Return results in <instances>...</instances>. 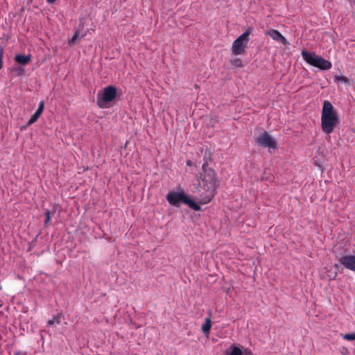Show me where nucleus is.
Returning a JSON list of instances; mask_svg holds the SVG:
<instances>
[{
    "instance_id": "f257e3e1",
    "label": "nucleus",
    "mask_w": 355,
    "mask_h": 355,
    "mask_svg": "<svg viewBox=\"0 0 355 355\" xmlns=\"http://www.w3.org/2000/svg\"><path fill=\"white\" fill-rule=\"evenodd\" d=\"M338 122L339 119L334 106L329 101H324L321 114V128L322 131L327 134L332 132Z\"/></svg>"
},
{
    "instance_id": "f03ea898",
    "label": "nucleus",
    "mask_w": 355,
    "mask_h": 355,
    "mask_svg": "<svg viewBox=\"0 0 355 355\" xmlns=\"http://www.w3.org/2000/svg\"><path fill=\"white\" fill-rule=\"evenodd\" d=\"M202 173H200V179L202 182L204 189L208 193L207 199L204 203L209 202L214 196V190L218 182L214 170L209 166L208 162H205L202 166Z\"/></svg>"
},
{
    "instance_id": "7ed1b4c3",
    "label": "nucleus",
    "mask_w": 355,
    "mask_h": 355,
    "mask_svg": "<svg viewBox=\"0 0 355 355\" xmlns=\"http://www.w3.org/2000/svg\"><path fill=\"white\" fill-rule=\"evenodd\" d=\"M166 200L171 205L176 207H178L180 202H183L195 211H199L200 209V205L191 200L183 192H169L166 196Z\"/></svg>"
},
{
    "instance_id": "20e7f679",
    "label": "nucleus",
    "mask_w": 355,
    "mask_h": 355,
    "mask_svg": "<svg viewBox=\"0 0 355 355\" xmlns=\"http://www.w3.org/2000/svg\"><path fill=\"white\" fill-rule=\"evenodd\" d=\"M303 59L310 65L319 68L321 70H328L331 68V63L316 55L314 53L308 52L306 51H302Z\"/></svg>"
},
{
    "instance_id": "39448f33",
    "label": "nucleus",
    "mask_w": 355,
    "mask_h": 355,
    "mask_svg": "<svg viewBox=\"0 0 355 355\" xmlns=\"http://www.w3.org/2000/svg\"><path fill=\"white\" fill-rule=\"evenodd\" d=\"M117 95L116 88L112 85L104 88L102 93L98 92L96 96L97 104L101 108L107 107V104L112 101Z\"/></svg>"
},
{
    "instance_id": "423d86ee",
    "label": "nucleus",
    "mask_w": 355,
    "mask_h": 355,
    "mask_svg": "<svg viewBox=\"0 0 355 355\" xmlns=\"http://www.w3.org/2000/svg\"><path fill=\"white\" fill-rule=\"evenodd\" d=\"M250 33V31H245L233 42L232 46V51L233 54L241 55L245 53L249 41Z\"/></svg>"
},
{
    "instance_id": "0eeeda50",
    "label": "nucleus",
    "mask_w": 355,
    "mask_h": 355,
    "mask_svg": "<svg viewBox=\"0 0 355 355\" xmlns=\"http://www.w3.org/2000/svg\"><path fill=\"white\" fill-rule=\"evenodd\" d=\"M257 143L261 147L268 148L270 151L275 150L277 146V142L268 133L264 132L261 133L257 139Z\"/></svg>"
},
{
    "instance_id": "6e6552de",
    "label": "nucleus",
    "mask_w": 355,
    "mask_h": 355,
    "mask_svg": "<svg viewBox=\"0 0 355 355\" xmlns=\"http://www.w3.org/2000/svg\"><path fill=\"white\" fill-rule=\"evenodd\" d=\"M225 355H254L248 348L231 345L225 352Z\"/></svg>"
},
{
    "instance_id": "1a4fd4ad",
    "label": "nucleus",
    "mask_w": 355,
    "mask_h": 355,
    "mask_svg": "<svg viewBox=\"0 0 355 355\" xmlns=\"http://www.w3.org/2000/svg\"><path fill=\"white\" fill-rule=\"evenodd\" d=\"M265 33L266 35L271 37L273 40L277 41L284 45H287L288 44L285 37L283 35H282L280 32L275 29H270L266 31Z\"/></svg>"
},
{
    "instance_id": "9d476101",
    "label": "nucleus",
    "mask_w": 355,
    "mask_h": 355,
    "mask_svg": "<svg viewBox=\"0 0 355 355\" xmlns=\"http://www.w3.org/2000/svg\"><path fill=\"white\" fill-rule=\"evenodd\" d=\"M340 263L346 268L355 271V255H346L340 258Z\"/></svg>"
},
{
    "instance_id": "9b49d317",
    "label": "nucleus",
    "mask_w": 355,
    "mask_h": 355,
    "mask_svg": "<svg viewBox=\"0 0 355 355\" xmlns=\"http://www.w3.org/2000/svg\"><path fill=\"white\" fill-rule=\"evenodd\" d=\"M15 60L19 64L26 65L30 62L31 56L18 54L15 55Z\"/></svg>"
},
{
    "instance_id": "f8f14e48",
    "label": "nucleus",
    "mask_w": 355,
    "mask_h": 355,
    "mask_svg": "<svg viewBox=\"0 0 355 355\" xmlns=\"http://www.w3.org/2000/svg\"><path fill=\"white\" fill-rule=\"evenodd\" d=\"M211 327V320L210 318H207L205 319V323L202 326V331L207 335L209 333L210 329Z\"/></svg>"
},
{
    "instance_id": "ddd939ff",
    "label": "nucleus",
    "mask_w": 355,
    "mask_h": 355,
    "mask_svg": "<svg viewBox=\"0 0 355 355\" xmlns=\"http://www.w3.org/2000/svg\"><path fill=\"white\" fill-rule=\"evenodd\" d=\"M231 65L233 68H240L245 65L244 62L239 58H234L230 61Z\"/></svg>"
},
{
    "instance_id": "4468645a",
    "label": "nucleus",
    "mask_w": 355,
    "mask_h": 355,
    "mask_svg": "<svg viewBox=\"0 0 355 355\" xmlns=\"http://www.w3.org/2000/svg\"><path fill=\"white\" fill-rule=\"evenodd\" d=\"M334 79H335V81L338 82V83H343V84H348L349 83V80L347 77L344 76H342V75H336L334 76Z\"/></svg>"
},
{
    "instance_id": "2eb2a0df",
    "label": "nucleus",
    "mask_w": 355,
    "mask_h": 355,
    "mask_svg": "<svg viewBox=\"0 0 355 355\" xmlns=\"http://www.w3.org/2000/svg\"><path fill=\"white\" fill-rule=\"evenodd\" d=\"M62 313H58L56 316H55L53 318H52L51 320H49L48 321V324L49 325H53L54 324H60V320L62 318Z\"/></svg>"
},
{
    "instance_id": "dca6fc26",
    "label": "nucleus",
    "mask_w": 355,
    "mask_h": 355,
    "mask_svg": "<svg viewBox=\"0 0 355 355\" xmlns=\"http://www.w3.org/2000/svg\"><path fill=\"white\" fill-rule=\"evenodd\" d=\"M40 115L41 114L40 113L35 111V112L31 116L28 122V125H29L36 122L38 118L40 116Z\"/></svg>"
},
{
    "instance_id": "f3484780",
    "label": "nucleus",
    "mask_w": 355,
    "mask_h": 355,
    "mask_svg": "<svg viewBox=\"0 0 355 355\" xmlns=\"http://www.w3.org/2000/svg\"><path fill=\"white\" fill-rule=\"evenodd\" d=\"M343 338L347 340H355V333L346 334L342 336Z\"/></svg>"
},
{
    "instance_id": "a211bd4d",
    "label": "nucleus",
    "mask_w": 355,
    "mask_h": 355,
    "mask_svg": "<svg viewBox=\"0 0 355 355\" xmlns=\"http://www.w3.org/2000/svg\"><path fill=\"white\" fill-rule=\"evenodd\" d=\"M78 35H79V32H78V31H76V32L75 33V34L73 35V37L71 38V40H69V44L70 46H72V45H73V44H75V42H76V40H77V38H78Z\"/></svg>"
},
{
    "instance_id": "6ab92c4d",
    "label": "nucleus",
    "mask_w": 355,
    "mask_h": 355,
    "mask_svg": "<svg viewBox=\"0 0 355 355\" xmlns=\"http://www.w3.org/2000/svg\"><path fill=\"white\" fill-rule=\"evenodd\" d=\"M44 102L43 101H41L39 103V106L36 110V112H37L38 113H40V114H42V113L44 111Z\"/></svg>"
},
{
    "instance_id": "aec40b11",
    "label": "nucleus",
    "mask_w": 355,
    "mask_h": 355,
    "mask_svg": "<svg viewBox=\"0 0 355 355\" xmlns=\"http://www.w3.org/2000/svg\"><path fill=\"white\" fill-rule=\"evenodd\" d=\"M3 53H4L3 49L1 47L0 48V70L3 67Z\"/></svg>"
},
{
    "instance_id": "412c9836",
    "label": "nucleus",
    "mask_w": 355,
    "mask_h": 355,
    "mask_svg": "<svg viewBox=\"0 0 355 355\" xmlns=\"http://www.w3.org/2000/svg\"><path fill=\"white\" fill-rule=\"evenodd\" d=\"M45 217H46V219H45V224L46 225L51 220V214H50V211L49 210H46L45 211Z\"/></svg>"
},
{
    "instance_id": "4be33fe9",
    "label": "nucleus",
    "mask_w": 355,
    "mask_h": 355,
    "mask_svg": "<svg viewBox=\"0 0 355 355\" xmlns=\"http://www.w3.org/2000/svg\"><path fill=\"white\" fill-rule=\"evenodd\" d=\"M56 0H46V2L49 4L53 3Z\"/></svg>"
},
{
    "instance_id": "5701e85b",
    "label": "nucleus",
    "mask_w": 355,
    "mask_h": 355,
    "mask_svg": "<svg viewBox=\"0 0 355 355\" xmlns=\"http://www.w3.org/2000/svg\"><path fill=\"white\" fill-rule=\"evenodd\" d=\"M187 165L190 166L191 165V161H188L187 162Z\"/></svg>"
}]
</instances>
